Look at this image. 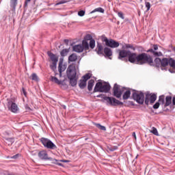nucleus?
<instances>
[{"instance_id": "nucleus-1", "label": "nucleus", "mask_w": 175, "mask_h": 175, "mask_svg": "<svg viewBox=\"0 0 175 175\" xmlns=\"http://www.w3.org/2000/svg\"><path fill=\"white\" fill-rule=\"evenodd\" d=\"M144 64H148V65L152 66V65H154V59H152V57L146 53L137 55V64L144 65Z\"/></svg>"}, {"instance_id": "nucleus-2", "label": "nucleus", "mask_w": 175, "mask_h": 175, "mask_svg": "<svg viewBox=\"0 0 175 175\" xmlns=\"http://www.w3.org/2000/svg\"><path fill=\"white\" fill-rule=\"evenodd\" d=\"M110 85L109 83H102V82H97L94 89V92H108L110 91Z\"/></svg>"}, {"instance_id": "nucleus-3", "label": "nucleus", "mask_w": 175, "mask_h": 175, "mask_svg": "<svg viewBox=\"0 0 175 175\" xmlns=\"http://www.w3.org/2000/svg\"><path fill=\"white\" fill-rule=\"evenodd\" d=\"M40 140L46 148H49V150H55L57 148V146L47 138L42 137Z\"/></svg>"}, {"instance_id": "nucleus-4", "label": "nucleus", "mask_w": 175, "mask_h": 175, "mask_svg": "<svg viewBox=\"0 0 175 175\" xmlns=\"http://www.w3.org/2000/svg\"><path fill=\"white\" fill-rule=\"evenodd\" d=\"M38 157L40 159L44 161H52V163H57L58 160L55 159H53L51 157H49V154L46 150H41L38 152Z\"/></svg>"}, {"instance_id": "nucleus-5", "label": "nucleus", "mask_w": 175, "mask_h": 175, "mask_svg": "<svg viewBox=\"0 0 175 175\" xmlns=\"http://www.w3.org/2000/svg\"><path fill=\"white\" fill-rule=\"evenodd\" d=\"M6 106L8 110H10V111H11L12 113H16L18 111V106L12 99L8 100Z\"/></svg>"}, {"instance_id": "nucleus-6", "label": "nucleus", "mask_w": 175, "mask_h": 175, "mask_svg": "<svg viewBox=\"0 0 175 175\" xmlns=\"http://www.w3.org/2000/svg\"><path fill=\"white\" fill-rule=\"evenodd\" d=\"M133 98L139 105H143V103H144V94L143 92L133 93Z\"/></svg>"}, {"instance_id": "nucleus-7", "label": "nucleus", "mask_w": 175, "mask_h": 175, "mask_svg": "<svg viewBox=\"0 0 175 175\" xmlns=\"http://www.w3.org/2000/svg\"><path fill=\"white\" fill-rule=\"evenodd\" d=\"M157 100V94H146L145 97V104L148 106V105H152Z\"/></svg>"}, {"instance_id": "nucleus-8", "label": "nucleus", "mask_w": 175, "mask_h": 175, "mask_svg": "<svg viewBox=\"0 0 175 175\" xmlns=\"http://www.w3.org/2000/svg\"><path fill=\"white\" fill-rule=\"evenodd\" d=\"M76 66L75 64L70 65L67 68V76L68 79H73L76 77Z\"/></svg>"}, {"instance_id": "nucleus-9", "label": "nucleus", "mask_w": 175, "mask_h": 175, "mask_svg": "<svg viewBox=\"0 0 175 175\" xmlns=\"http://www.w3.org/2000/svg\"><path fill=\"white\" fill-rule=\"evenodd\" d=\"M105 100L107 102V103H109V105H111V106H122L124 103L113 97H105Z\"/></svg>"}, {"instance_id": "nucleus-10", "label": "nucleus", "mask_w": 175, "mask_h": 175, "mask_svg": "<svg viewBox=\"0 0 175 175\" xmlns=\"http://www.w3.org/2000/svg\"><path fill=\"white\" fill-rule=\"evenodd\" d=\"M113 96H116V98H120L122 95V92L124 91V88L121 89V86H120V85L115 83L113 88Z\"/></svg>"}, {"instance_id": "nucleus-11", "label": "nucleus", "mask_w": 175, "mask_h": 175, "mask_svg": "<svg viewBox=\"0 0 175 175\" xmlns=\"http://www.w3.org/2000/svg\"><path fill=\"white\" fill-rule=\"evenodd\" d=\"M117 51L118 52V59H124V58H126V57H129V53L131 51H126L125 49H118Z\"/></svg>"}, {"instance_id": "nucleus-12", "label": "nucleus", "mask_w": 175, "mask_h": 175, "mask_svg": "<svg viewBox=\"0 0 175 175\" xmlns=\"http://www.w3.org/2000/svg\"><path fill=\"white\" fill-rule=\"evenodd\" d=\"M128 57L131 64H137V54L130 51Z\"/></svg>"}, {"instance_id": "nucleus-13", "label": "nucleus", "mask_w": 175, "mask_h": 175, "mask_svg": "<svg viewBox=\"0 0 175 175\" xmlns=\"http://www.w3.org/2000/svg\"><path fill=\"white\" fill-rule=\"evenodd\" d=\"M107 47H110L111 49H117L120 47V42H117L113 39H109V41L107 44Z\"/></svg>"}, {"instance_id": "nucleus-14", "label": "nucleus", "mask_w": 175, "mask_h": 175, "mask_svg": "<svg viewBox=\"0 0 175 175\" xmlns=\"http://www.w3.org/2000/svg\"><path fill=\"white\" fill-rule=\"evenodd\" d=\"M58 69H59V76L61 77L62 76V72H65V70H66V65L59 62Z\"/></svg>"}, {"instance_id": "nucleus-15", "label": "nucleus", "mask_w": 175, "mask_h": 175, "mask_svg": "<svg viewBox=\"0 0 175 175\" xmlns=\"http://www.w3.org/2000/svg\"><path fill=\"white\" fill-rule=\"evenodd\" d=\"M73 51L76 53H83L84 47L81 44H77L73 46Z\"/></svg>"}, {"instance_id": "nucleus-16", "label": "nucleus", "mask_w": 175, "mask_h": 175, "mask_svg": "<svg viewBox=\"0 0 175 175\" xmlns=\"http://www.w3.org/2000/svg\"><path fill=\"white\" fill-rule=\"evenodd\" d=\"M51 81H52V83H55V84H57V85H61V84H63L64 81L58 79V78L55 77H51Z\"/></svg>"}, {"instance_id": "nucleus-17", "label": "nucleus", "mask_w": 175, "mask_h": 175, "mask_svg": "<svg viewBox=\"0 0 175 175\" xmlns=\"http://www.w3.org/2000/svg\"><path fill=\"white\" fill-rule=\"evenodd\" d=\"M48 55L52 62H58V57L57 55H54L53 53H49Z\"/></svg>"}, {"instance_id": "nucleus-18", "label": "nucleus", "mask_w": 175, "mask_h": 175, "mask_svg": "<svg viewBox=\"0 0 175 175\" xmlns=\"http://www.w3.org/2000/svg\"><path fill=\"white\" fill-rule=\"evenodd\" d=\"M104 53L106 57H111V55H113V51H111V49L110 48L108 47H105L104 49Z\"/></svg>"}, {"instance_id": "nucleus-19", "label": "nucleus", "mask_w": 175, "mask_h": 175, "mask_svg": "<svg viewBox=\"0 0 175 175\" xmlns=\"http://www.w3.org/2000/svg\"><path fill=\"white\" fill-rule=\"evenodd\" d=\"M147 53H152L154 57H162V52H156L154 49H150L147 51Z\"/></svg>"}, {"instance_id": "nucleus-20", "label": "nucleus", "mask_w": 175, "mask_h": 175, "mask_svg": "<svg viewBox=\"0 0 175 175\" xmlns=\"http://www.w3.org/2000/svg\"><path fill=\"white\" fill-rule=\"evenodd\" d=\"M68 61L70 62H75L77 61V55L76 53H72L68 57Z\"/></svg>"}, {"instance_id": "nucleus-21", "label": "nucleus", "mask_w": 175, "mask_h": 175, "mask_svg": "<svg viewBox=\"0 0 175 175\" xmlns=\"http://www.w3.org/2000/svg\"><path fill=\"white\" fill-rule=\"evenodd\" d=\"M130 97H131V90H126L124 92L122 98L124 100H126V99H129Z\"/></svg>"}, {"instance_id": "nucleus-22", "label": "nucleus", "mask_w": 175, "mask_h": 175, "mask_svg": "<svg viewBox=\"0 0 175 175\" xmlns=\"http://www.w3.org/2000/svg\"><path fill=\"white\" fill-rule=\"evenodd\" d=\"M172 105V96H167L165 98V103L164 105L165 107H167V106H170Z\"/></svg>"}, {"instance_id": "nucleus-23", "label": "nucleus", "mask_w": 175, "mask_h": 175, "mask_svg": "<svg viewBox=\"0 0 175 175\" xmlns=\"http://www.w3.org/2000/svg\"><path fill=\"white\" fill-rule=\"evenodd\" d=\"M94 84H95V80L90 79L88 81V91H92V88L94 87Z\"/></svg>"}, {"instance_id": "nucleus-24", "label": "nucleus", "mask_w": 175, "mask_h": 175, "mask_svg": "<svg viewBox=\"0 0 175 175\" xmlns=\"http://www.w3.org/2000/svg\"><path fill=\"white\" fill-rule=\"evenodd\" d=\"M79 86L81 90H84L87 87V81L83 79H81L79 83Z\"/></svg>"}, {"instance_id": "nucleus-25", "label": "nucleus", "mask_w": 175, "mask_h": 175, "mask_svg": "<svg viewBox=\"0 0 175 175\" xmlns=\"http://www.w3.org/2000/svg\"><path fill=\"white\" fill-rule=\"evenodd\" d=\"M70 80V85L72 87H75V85H77V78L73 77V78H68Z\"/></svg>"}, {"instance_id": "nucleus-26", "label": "nucleus", "mask_w": 175, "mask_h": 175, "mask_svg": "<svg viewBox=\"0 0 175 175\" xmlns=\"http://www.w3.org/2000/svg\"><path fill=\"white\" fill-rule=\"evenodd\" d=\"M81 46H83V50H89L90 49V45L88 44V41H85V40H83L82 41V44Z\"/></svg>"}, {"instance_id": "nucleus-27", "label": "nucleus", "mask_w": 175, "mask_h": 175, "mask_svg": "<svg viewBox=\"0 0 175 175\" xmlns=\"http://www.w3.org/2000/svg\"><path fill=\"white\" fill-rule=\"evenodd\" d=\"M97 53L103 54V46L100 44H97Z\"/></svg>"}, {"instance_id": "nucleus-28", "label": "nucleus", "mask_w": 175, "mask_h": 175, "mask_svg": "<svg viewBox=\"0 0 175 175\" xmlns=\"http://www.w3.org/2000/svg\"><path fill=\"white\" fill-rule=\"evenodd\" d=\"M92 77V74L90 73H87L86 75H83L82 77L83 80H84L85 81H88V80H90V78Z\"/></svg>"}, {"instance_id": "nucleus-29", "label": "nucleus", "mask_w": 175, "mask_h": 175, "mask_svg": "<svg viewBox=\"0 0 175 175\" xmlns=\"http://www.w3.org/2000/svg\"><path fill=\"white\" fill-rule=\"evenodd\" d=\"M100 40L103 42H105V45L107 46V44L109 43V40L107 39V37H106V36H105V35L101 36Z\"/></svg>"}, {"instance_id": "nucleus-30", "label": "nucleus", "mask_w": 175, "mask_h": 175, "mask_svg": "<svg viewBox=\"0 0 175 175\" xmlns=\"http://www.w3.org/2000/svg\"><path fill=\"white\" fill-rule=\"evenodd\" d=\"M68 53H69V50L68 49H63L61 52H60V55H62V57H66V55H68Z\"/></svg>"}, {"instance_id": "nucleus-31", "label": "nucleus", "mask_w": 175, "mask_h": 175, "mask_svg": "<svg viewBox=\"0 0 175 175\" xmlns=\"http://www.w3.org/2000/svg\"><path fill=\"white\" fill-rule=\"evenodd\" d=\"M159 103L160 105H165V96H160L159 98Z\"/></svg>"}, {"instance_id": "nucleus-32", "label": "nucleus", "mask_w": 175, "mask_h": 175, "mask_svg": "<svg viewBox=\"0 0 175 175\" xmlns=\"http://www.w3.org/2000/svg\"><path fill=\"white\" fill-rule=\"evenodd\" d=\"M161 61H162V59H161V58L157 57L154 59V63L156 64V66H157V67L161 66Z\"/></svg>"}, {"instance_id": "nucleus-33", "label": "nucleus", "mask_w": 175, "mask_h": 175, "mask_svg": "<svg viewBox=\"0 0 175 175\" xmlns=\"http://www.w3.org/2000/svg\"><path fill=\"white\" fill-rule=\"evenodd\" d=\"M94 125L100 131H106V127L105 126L100 125V124L95 123Z\"/></svg>"}, {"instance_id": "nucleus-34", "label": "nucleus", "mask_w": 175, "mask_h": 175, "mask_svg": "<svg viewBox=\"0 0 175 175\" xmlns=\"http://www.w3.org/2000/svg\"><path fill=\"white\" fill-rule=\"evenodd\" d=\"M95 12H99L100 13H105V10L102 8H98L94 9L92 13H95Z\"/></svg>"}, {"instance_id": "nucleus-35", "label": "nucleus", "mask_w": 175, "mask_h": 175, "mask_svg": "<svg viewBox=\"0 0 175 175\" xmlns=\"http://www.w3.org/2000/svg\"><path fill=\"white\" fill-rule=\"evenodd\" d=\"M150 133H152L153 135H155V136H159L158 130H157V128L152 127V130L150 131Z\"/></svg>"}, {"instance_id": "nucleus-36", "label": "nucleus", "mask_w": 175, "mask_h": 175, "mask_svg": "<svg viewBox=\"0 0 175 175\" xmlns=\"http://www.w3.org/2000/svg\"><path fill=\"white\" fill-rule=\"evenodd\" d=\"M30 79L34 81H38V75L36 73H33L31 76H30Z\"/></svg>"}, {"instance_id": "nucleus-37", "label": "nucleus", "mask_w": 175, "mask_h": 175, "mask_svg": "<svg viewBox=\"0 0 175 175\" xmlns=\"http://www.w3.org/2000/svg\"><path fill=\"white\" fill-rule=\"evenodd\" d=\"M50 68L52 70H55V69H57V62H52V64H50Z\"/></svg>"}, {"instance_id": "nucleus-38", "label": "nucleus", "mask_w": 175, "mask_h": 175, "mask_svg": "<svg viewBox=\"0 0 175 175\" xmlns=\"http://www.w3.org/2000/svg\"><path fill=\"white\" fill-rule=\"evenodd\" d=\"M90 49H95V40H91L90 41Z\"/></svg>"}, {"instance_id": "nucleus-39", "label": "nucleus", "mask_w": 175, "mask_h": 175, "mask_svg": "<svg viewBox=\"0 0 175 175\" xmlns=\"http://www.w3.org/2000/svg\"><path fill=\"white\" fill-rule=\"evenodd\" d=\"M86 42L88 41V40H92V36H91V34H88L85 36V38H84Z\"/></svg>"}, {"instance_id": "nucleus-40", "label": "nucleus", "mask_w": 175, "mask_h": 175, "mask_svg": "<svg viewBox=\"0 0 175 175\" xmlns=\"http://www.w3.org/2000/svg\"><path fill=\"white\" fill-rule=\"evenodd\" d=\"M126 49H131V50H133V51H135V50H136V49L133 46V45L130 44H126L125 45Z\"/></svg>"}, {"instance_id": "nucleus-41", "label": "nucleus", "mask_w": 175, "mask_h": 175, "mask_svg": "<svg viewBox=\"0 0 175 175\" xmlns=\"http://www.w3.org/2000/svg\"><path fill=\"white\" fill-rule=\"evenodd\" d=\"M11 6H12L14 8L17 6V0H11Z\"/></svg>"}, {"instance_id": "nucleus-42", "label": "nucleus", "mask_w": 175, "mask_h": 175, "mask_svg": "<svg viewBox=\"0 0 175 175\" xmlns=\"http://www.w3.org/2000/svg\"><path fill=\"white\" fill-rule=\"evenodd\" d=\"M145 6L147 8V12H148V10H150V8H151V3H150V2H145Z\"/></svg>"}, {"instance_id": "nucleus-43", "label": "nucleus", "mask_w": 175, "mask_h": 175, "mask_svg": "<svg viewBox=\"0 0 175 175\" xmlns=\"http://www.w3.org/2000/svg\"><path fill=\"white\" fill-rule=\"evenodd\" d=\"M68 2L66 0H62L60 1H57L56 3V6H58V5H64V3H66Z\"/></svg>"}, {"instance_id": "nucleus-44", "label": "nucleus", "mask_w": 175, "mask_h": 175, "mask_svg": "<svg viewBox=\"0 0 175 175\" xmlns=\"http://www.w3.org/2000/svg\"><path fill=\"white\" fill-rule=\"evenodd\" d=\"M85 14V11L84 10H81L78 12V16H79L80 17H83V16H84Z\"/></svg>"}, {"instance_id": "nucleus-45", "label": "nucleus", "mask_w": 175, "mask_h": 175, "mask_svg": "<svg viewBox=\"0 0 175 175\" xmlns=\"http://www.w3.org/2000/svg\"><path fill=\"white\" fill-rule=\"evenodd\" d=\"M118 17L122 18V20H124V18H125V17L124 16V14L122 12H118Z\"/></svg>"}, {"instance_id": "nucleus-46", "label": "nucleus", "mask_w": 175, "mask_h": 175, "mask_svg": "<svg viewBox=\"0 0 175 175\" xmlns=\"http://www.w3.org/2000/svg\"><path fill=\"white\" fill-rule=\"evenodd\" d=\"M159 105H161V104L159 103V102L156 103L153 105V109H158V108L159 107Z\"/></svg>"}, {"instance_id": "nucleus-47", "label": "nucleus", "mask_w": 175, "mask_h": 175, "mask_svg": "<svg viewBox=\"0 0 175 175\" xmlns=\"http://www.w3.org/2000/svg\"><path fill=\"white\" fill-rule=\"evenodd\" d=\"M22 91H23V93L25 95V96H27V92H25V89L22 88Z\"/></svg>"}, {"instance_id": "nucleus-48", "label": "nucleus", "mask_w": 175, "mask_h": 175, "mask_svg": "<svg viewBox=\"0 0 175 175\" xmlns=\"http://www.w3.org/2000/svg\"><path fill=\"white\" fill-rule=\"evenodd\" d=\"M153 49L154 51L158 50V45H157V44L153 45Z\"/></svg>"}, {"instance_id": "nucleus-49", "label": "nucleus", "mask_w": 175, "mask_h": 175, "mask_svg": "<svg viewBox=\"0 0 175 175\" xmlns=\"http://www.w3.org/2000/svg\"><path fill=\"white\" fill-rule=\"evenodd\" d=\"M172 103H173L174 106H175V97H174L172 98Z\"/></svg>"}, {"instance_id": "nucleus-50", "label": "nucleus", "mask_w": 175, "mask_h": 175, "mask_svg": "<svg viewBox=\"0 0 175 175\" xmlns=\"http://www.w3.org/2000/svg\"><path fill=\"white\" fill-rule=\"evenodd\" d=\"M133 136L134 137L135 139L136 140V133L133 132Z\"/></svg>"}, {"instance_id": "nucleus-51", "label": "nucleus", "mask_w": 175, "mask_h": 175, "mask_svg": "<svg viewBox=\"0 0 175 175\" xmlns=\"http://www.w3.org/2000/svg\"><path fill=\"white\" fill-rule=\"evenodd\" d=\"M69 40H64V43H68Z\"/></svg>"}, {"instance_id": "nucleus-52", "label": "nucleus", "mask_w": 175, "mask_h": 175, "mask_svg": "<svg viewBox=\"0 0 175 175\" xmlns=\"http://www.w3.org/2000/svg\"><path fill=\"white\" fill-rule=\"evenodd\" d=\"M61 162L66 163V162H68V160H61Z\"/></svg>"}, {"instance_id": "nucleus-53", "label": "nucleus", "mask_w": 175, "mask_h": 175, "mask_svg": "<svg viewBox=\"0 0 175 175\" xmlns=\"http://www.w3.org/2000/svg\"><path fill=\"white\" fill-rule=\"evenodd\" d=\"M18 154H16V155L13 156L14 159H16V158H17V156H18Z\"/></svg>"}, {"instance_id": "nucleus-54", "label": "nucleus", "mask_w": 175, "mask_h": 175, "mask_svg": "<svg viewBox=\"0 0 175 175\" xmlns=\"http://www.w3.org/2000/svg\"><path fill=\"white\" fill-rule=\"evenodd\" d=\"M27 2H31V0H26Z\"/></svg>"}, {"instance_id": "nucleus-55", "label": "nucleus", "mask_w": 175, "mask_h": 175, "mask_svg": "<svg viewBox=\"0 0 175 175\" xmlns=\"http://www.w3.org/2000/svg\"><path fill=\"white\" fill-rule=\"evenodd\" d=\"M57 164L59 165V166H61V165H62L61 163H57Z\"/></svg>"}]
</instances>
